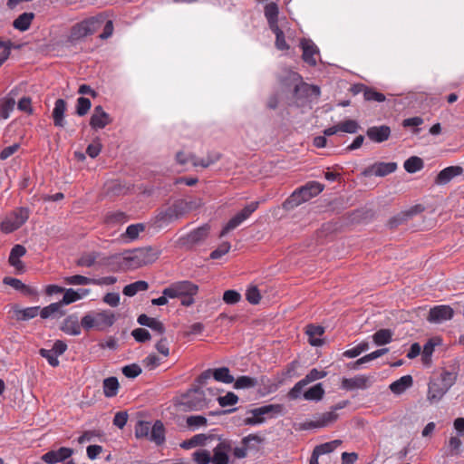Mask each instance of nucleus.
Instances as JSON below:
<instances>
[{
  "mask_svg": "<svg viewBox=\"0 0 464 464\" xmlns=\"http://www.w3.org/2000/svg\"><path fill=\"white\" fill-rule=\"evenodd\" d=\"M287 79L290 82L287 86L294 87L293 99L296 106H303L319 98L321 94L320 88L317 85L303 82L301 76L297 72H289Z\"/></svg>",
  "mask_w": 464,
  "mask_h": 464,
  "instance_id": "1",
  "label": "nucleus"
},
{
  "mask_svg": "<svg viewBox=\"0 0 464 464\" xmlns=\"http://www.w3.org/2000/svg\"><path fill=\"white\" fill-rule=\"evenodd\" d=\"M324 188V185L317 181H309L301 188L295 189L292 195L284 202L283 207L286 210H291L304 202L320 194Z\"/></svg>",
  "mask_w": 464,
  "mask_h": 464,
  "instance_id": "2",
  "label": "nucleus"
},
{
  "mask_svg": "<svg viewBox=\"0 0 464 464\" xmlns=\"http://www.w3.org/2000/svg\"><path fill=\"white\" fill-rule=\"evenodd\" d=\"M282 406L280 404H268L255 408L246 411V417L242 420L244 425H257L266 421V416L274 417L281 413Z\"/></svg>",
  "mask_w": 464,
  "mask_h": 464,
  "instance_id": "3",
  "label": "nucleus"
},
{
  "mask_svg": "<svg viewBox=\"0 0 464 464\" xmlns=\"http://www.w3.org/2000/svg\"><path fill=\"white\" fill-rule=\"evenodd\" d=\"M102 20L100 16L87 18L72 27L71 38L80 40L88 35L93 34L102 25Z\"/></svg>",
  "mask_w": 464,
  "mask_h": 464,
  "instance_id": "4",
  "label": "nucleus"
},
{
  "mask_svg": "<svg viewBox=\"0 0 464 464\" xmlns=\"http://www.w3.org/2000/svg\"><path fill=\"white\" fill-rule=\"evenodd\" d=\"M258 206V201H252L249 204H247L240 212H238L237 215H235L232 218L229 219V221L221 230L219 237H225L231 230H234L238 226H240L245 220H246L251 216L252 213H254L257 209Z\"/></svg>",
  "mask_w": 464,
  "mask_h": 464,
  "instance_id": "5",
  "label": "nucleus"
},
{
  "mask_svg": "<svg viewBox=\"0 0 464 464\" xmlns=\"http://www.w3.org/2000/svg\"><path fill=\"white\" fill-rule=\"evenodd\" d=\"M188 212H189V207L186 200H178L166 210L160 212L157 218L162 224H168L180 218Z\"/></svg>",
  "mask_w": 464,
  "mask_h": 464,
  "instance_id": "6",
  "label": "nucleus"
},
{
  "mask_svg": "<svg viewBox=\"0 0 464 464\" xmlns=\"http://www.w3.org/2000/svg\"><path fill=\"white\" fill-rule=\"evenodd\" d=\"M158 257V253L151 247L135 249L124 257L133 267H139L152 263Z\"/></svg>",
  "mask_w": 464,
  "mask_h": 464,
  "instance_id": "7",
  "label": "nucleus"
},
{
  "mask_svg": "<svg viewBox=\"0 0 464 464\" xmlns=\"http://www.w3.org/2000/svg\"><path fill=\"white\" fill-rule=\"evenodd\" d=\"M28 218L29 210L21 208L1 222V230L5 234L12 233L21 227Z\"/></svg>",
  "mask_w": 464,
  "mask_h": 464,
  "instance_id": "8",
  "label": "nucleus"
},
{
  "mask_svg": "<svg viewBox=\"0 0 464 464\" xmlns=\"http://www.w3.org/2000/svg\"><path fill=\"white\" fill-rule=\"evenodd\" d=\"M198 286L190 281H179L163 289L162 294L169 298H178L187 295H197Z\"/></svg>",
  "mask_w": 464,
  "mask_h": 464,
  "instance_id": "9",
  "label": "nucleus"
},
{
  "mask_svg": "<svg viewBox=\"0 0 464 464\" xmlns=\"http://www.w3.org/2000/svg\"><path fill=\"white\" fill-rule=\"evenodd\" d=\"M375 378L373 375L359 374L353 378H343L341 387L346 391L366 390L370 388Z\"/></svg>",
  "mask_w": 464,
  "mask_h": 464,
  "instance_id": "10",
  "label": "nucleus"
},
{
  "mask_svg": "<svg viewBox=\"0 0 464 464\" xmlns=\"http://www.w3.org/2000/svg\"><path fill=\"white\" fill-rule=\"evenodd\" d=\"M218 443L213 449L211 464H229V453L232 451L230 440L218 438Z\"/></svg>",
  "mask_w": 464,
  "mask_h": 464,
  "instance_id": "11",
  "label": "nucleus"
},
{
  "mask_svg": "<svg viewBox=\"0 0 464 464\" xmlns=\"http://www.w3.org/2000/svg\"><path fill=\"white\" fill-rule=\"evenodd\" d=\"M397 169V164L395 162H376L367 168H365L362 175L363 177H384L388 174L394 172Z\"/></svg>",
  "mask_w": 464,
  "mask_h": 464,
  "instance_id": "12",
  "label": "nucleus"
},
{
  "mask_svg": "<svg viewBox=\"0 0 464 464\" xmlns=\"http://www.w3.org/2000/svg\"><path fill=\"white\" fill-rule=\"evenodd\" d=\"M454 310L450 305L440 304L430 308L427 320L431 324H442L450 320Z\"/></svg>",
  "mask_w": 464,
  "mask_h": 464,
  "instance_id": "13",
  "label": "nucleus"
},
{
  "mask_svg": "<svg viewBox=\"0 0 464 464\" xmlns=\"http://www.w3.org/2000/svg\"><path fill=\"white\" fill-rule=\"evenodd\" d=\"M192 411H200L208 406L206 394L200 388H195L187 396L184 402Z\"/></svg>",
  "mask_w": 464,
  "mask_h": 464,
  "instance_id": "14",
  "label": "nucleus"
},
{
  "mask_svg": "<svg viewBox=\"0 0 464 464\" xmlns=\"http://www.w3.org/2000/svg\"><path fill=\"white\" fill-rule=\"evenodd\" d=\"M209 227L208 225H204L202 227H198L197 229H194L190 233H188L187 236L180 238L181 244L183 246H186L188 247H191L194 245L199 244L208 235Z\"/></svg>",
  "mask_w": 464,
  "mask_h": 464,
  "instance_id": "15",
  "label": "nucleus"
},
{
  "mask_svg": "<svg viewBox=\"0 0 464 464\" xmlns=\"http://www.w3.org/2000/svg\"><path fill=\"white\" fill-rule=\"evenodd\" d=\"M73 453L72 449L61 447L58 450H53L42 456V460L48 464H55L69 459Z\"/></svg>",
  "mask_w": 464,
  "mask_h": 464,
  "instance_id": "16",
  "label": "nucleus"
},
{
  "mask_svg": "<svg viewBox=\"0 0 464 464\" xmlns=\"http://www.w3.org/2000/svg\"><path fill=\"white\" fill-rule=\"evenodd\" d=\"M111 122V116L103 110L101 105L94 108L90 120V125L92 129H103Z\"/></svg>",
  "mask_w": 464,
  "mask_h": 464,
  "instance_id": "17",
  "label": "nucleus"
},
{
  "mask_svg": "<svg viewBox=\"0 0 464 464\" xmlns=\"http://www.w3.org/2000/svg\"><path fill=\"white\" fill-rule=\"evenodd\" d=\"M367 137L373 142L381 143L391 136V128L387 125L372 126L366 131Z\"/></svg>",
  "mask_w": 464,
  "mask_h": 464,
  "instance_id": "18",
  "label": "nucleus"
},
{
  "mask_svg": "<svg viewBox=\"0 0 464 464\" xmlns=\"http://www.w3.org/2000/svg\"><path fill=\"white\" fill-rule=\"evenodd\" d=\"M301 47L303 49V60L309 65L314 66L316 64L315 56L319 53L317 46L311 40L304 39L301 42Z\"/></svg>",
  "mask_w": 464,
  "mask_h": 464,
  "instance_id": "19",
  "label": "nucleus"
},
{
  "mask_svg": "<svg viewBox=\"0 0 464 464\" xmlns=\"http://www.w3.org/2000/svg\"><path fill=\"white\" fill-rule=\"evenodd\" d=\"M338 418V414L334 411L324 412L314 417V420L306 423L308 428H323L334 422Z\"/></svg>",
  "mask_w": 464,
  "mask_h": 464,
  "instance_id": "20",
  "label": "nucleus"
},
{
  "mask_svg": "<svg viewBox=\"0 0 464 464\" xmlns=\"http://www.w3.org/2000/svg\"><path fill=\"white\" fill-rule=\"evenodd\" d=\"M462 172L463 169L460 166L447 167L439 172L435 182L438 185H445L449 183L453 178L462 174Z\"/></svg>",
  "mask_w": 464,
  "mask_h": 464,
  "instance_id": "21",
  "label": "nucleus"
},
{
  "mask_svg": "<svg viewBox=\"0 0 464 464\" xmlns=\"http://www.w3.org/2000/svg\"><path fill=\"white\" fill-rule=\"evenodd\" d=\"M449 390L437 379L430 381L428 390V400L430 402H438Z\"/></svg>",
  "mask_w": 464,
  "mask_h": 464,
  "instance_id": "22",
  "label": "nucleus"
},
{
  "mask_svg": "<svg viewBox=\"0 0 464 464\" xmlns=\"http://www.w3.org/2000/svg\"><path fill=\"white\" fill-rule=\"evenodd\" d=\"M95 318L96 328L99 330L111 327L116 320L115 314L111 310H102L95 313Z\"/></svg>",
  "mask_w": 464,
  "mask_h": 464,
  "instance_id": "23",
  "label": "nucleus"
},
{
  "mask_svg": "<svg viewBox=\"0 0 464 464\" xmlns=\"http://www.w3.org/2000/svg\"><path fill=\"white\" fill-rule=\"evenodd\" d=\"M137 322L140 325L150 328L159 334H163L166 331L164 324L160 320L150 317L145 314L139 315Z\"/></svg>",
  "mask_w": 464,
  "mask_h": 464,
  "instance_id": "24",
  "label": "nucleus"
},
{
  "mask_svg": "<svg viewBox=\"0 0 464 464\" xmlns=\"http://www.w3.org/2000/svg\"><path fill=\"white\" fill-rule=\"evenodd\" d=\"M26 253V249L22 245H15L10 252L9 255V264L14 266L18 271L24 270V265L20 260V257L24 256Z\"/></svg>",
  "mask_w": 464,
  "mask_h": 464,
  "instance_id": "25",
  "label": "nucleus"
},
{
  "mask_svg": "<svg viewBox=\"0 0 464 464\" xmlns=\"http://www.w3.org/2000/svg\"><path fill=\"white\" fill-rule=\"evenodd\" d=\"M67 108L66 102L63 99L56 100L53 110V123L56 127L63 128L65 125L64 113Z\"/></svg>",
  "mask_w": 464,
  "mask_h": 464,
  "instance_id": "26",
  "label": "nucleus"
},
{
  "mask_svg": "<svg viewBox=\"0 0 464 464\" xmlns=\"http://www.w3.org/2000/svg\"><path fill=\"white\" fill-rule=\"evenodd\" d=\"M413 384L411 375H404L390 384V390L394 394H401Z\"/></svg>",
  "mask_w": 464,
  "mask_h": 464,
  "instance_id": "27",
  "label": "nucleus"
},
{
  "mask_svg": "<svg viewBox=\"0 0 464 464\" xmlns=\"http://www.w3.org/2000/svg\"><path fill=\"white\" fill-rule=\"evenodd\" d=\"M64 314L63 305L60 302L53 303L40 310V316L43 319L60 318Z\"/></svg>",
  "mask_w": 464,
  "mask_h": 464,
  "instance_id": "28",
  "label": "nucleus"
},
{
  "mask_svg": "<svg viewBox=\"0 0 464 464\" xmlns=\"http://www.w3.org/2000/svg\"><path fill=\"white\" fill-rule=\"evenodd\" d=\"M306 334L309 337V343L312 346H320L323 344L322 339L319 336L324 333V328L319 325L308 324L306 326Z\"/></svg>",
  "mask_w": 464,
  "mask_h": 464,
  "instance_id": "29",
  "label": "nucleus"
},
{
  "mask_svg": "<svg viewBox=\"0 0 464 464\" xmlns=\"http://www.w3.org/2000/svg\"><path fill=\"white\" fill-rule=\"evenodd\" d=\"M62 331L67 334L79 335L81 334V326L76 315H69L63 323Z\"/></svg>",
  "mask_w": 464,
  "mask_h": 464,
  "instance_id": "30",
  "label": "nucleus"
},
{
  "mask_svg": "<svg viewBox=\"0 0 464 464\" xmlns=\"http://www.w3.org/2000/svg\"><path fill=\"white\" fill-rule=\"evenodd\" d=\"M214 435H206L203 433L193 436L190 440H185L181 443L183 449H190L196 446H206L208 440H214Z\"/></svg>",
  "mask_w": 464,
  "mask_h": 464,
  "instance_id": "31",
  "label": "nucleus"
},
{
  "mask_svg": "<svg viewBox=\"0 0 464 464\" xmlns=\"http://www.w3.org/2000/svg\"><path fill=\"white\" fill-rule=\"evenodd\" d=\"M150 440L157 445L165 441V429L160 420H156L150 429Z\"/></svg>",
  "mask_w": 464,
  "mask_h": 464,
  "instance_id": "32",
  "label": "nucleus"
},
{
  "mask_svg": "<svg viewBox=\"0 0 464 464\" xmlns=\"http://www.w3.org/2000/svg\"><path fill=\"white\" fill-rule=\"evenodd\" d=\"M34 18V13H23L13 22V26L21 32H24L29 29Z\"/></svg>",
  "mask_w": 464,
  "mask_h": 464,
  "instance_id": "33",
  "label": "nucleus"
},
{
  "mask_svg": "<svg viewBox=\"0 0 464 464\" xmlns=\"http://www.w3.org/2000/svg\"><path fill=\"white\" fill-rule=\"evenodd\" d=\"M278 6L276 3L267 4L265 6V16L267 20L269 28H273L274 26H278Z\"/></svg>",
  "mask_w": 464,
  "mask_h": 464,
  "instance_id": "34",
  "label": "nucleus"
},
{
  "mask_svg": "<svg viewBox=\"0 0 464 464\" xmlns=\"http://www.w3.org/2000/svg\"><path fill=\"white\" fill-rule=\"evenodd\" d=\"M393 332L391 329H380L372 334L376 345H385L392 341Z\"/></svg>",
  "mask_w": 464,
  "mask_h": 464,
  "instance_id": "35",
  "label": "nucleus"
},
{
  "mask_svg": "<svg viewBox=\"0 0 464 464\" xmlns=\"http://www.w3.org/2000/svg\"><path fill=\"white\" fill-rule=\"evenodd\" d=\"M120 384L116 377H109L103 380V393L108 398L116 396Z\"/></svg>",
  "mask_w": 464,
  "mask_h": 464,
  "instance_id": "36",
  "label": "nucleus"
},
{
  "mask_svg": "<svg viewBox=\"0 0 464 464\" xmlns=\"http://www.w3.org/2000/svg\"><path fill=\"white\" fill-rule=\"evenodd\" d=\"M213 378L218 382L227 384H230L235 381L227 367H220L213 370Z\"/></svg>",
  "mask_w": 464,
  "mask_h": 464,
  "instance_id": "37",
  "label": "nucleus"
},
{
  "mask_svg": "<svg viewBox=\"0 0 464 464\" xmlns=\"http://www.w3.org/2000/svg\"><path fill=\"white\" fill-rule=\"evenodd\" d=\"M149 288V285L146 281H136L132 284L127 285L122 293L127 296H133L138 292L146 291Z\"/></svg>",
  "mask_w": 464,
  "mask_h": 464,
  "instance_id": "38",
  "label": "nucleus"
},
{
  "mask_svg": "<svg viewBox=\"0 0 464 464\" xmlns=\"http://www.w3.org/2000/svg\"><path fill=\"white\" fill-rule=\"evenodd\" d=\"M324 395L322 383H317L304 392L303 396L307 401H320Z\"/></svg>",
  "mask_w": 464,
  "mask_h": 464,
  "instance_id": "39",
  "label": "nucleus"
},
{
  "mask_svg": "<svg viewBox=\"0 0 464 464\" xmlns=\"http://www.w3.org/2000/svg\"><path fill=\"white\" fill-rule=\"evenodd\" d=\"M99 257L97 252H88L82 254L76 261V265L82 267H92L96 264V260Z\"/></svg>",
  "mask_w": 464,
  "mask_h": 464,
  "instance_id": "40",
  "label": "nucleus"
},
{
  "mask_svg": "<svg viewBox=\"0 0 464 464\" xmlns=\"http://www.w3.org/2000/svg\"><path fill=\"white\" fill-rule=\"evenodd\" d=\"M403 166L407 172L415 173L423 168V160L417 156H412L405 160Z\"/></svg>",
  "mask_w": 464,
  "mask_h": 464,
  "instance_id": "41",
  "label": "nucleus"
},
{
  "mask_svg": "<svg viewBox=\"0 0 464 464\" xmlns=\"http://www.w3.org/2000/svg\"><path fill=\"white\" fill-rule=\"evenodd\" d=\"M4 284L12 286L15 290L21 291L25 295H31L33 293L32 289L24 285L21 280L14 277H5Z\"/></svg>",
  "mask_w": 464,
  "mask_h": 464,
  "instance_id": "42",
  "label": "nucleus"
},
{
  "mask_svg": "<svg viewBox=\"0 0 464 464\" xmlns=\"http://www.w3.org/2000/svg\"><path fill=\"white\" fill-rule=\"evenodd\" d=\"M234 388L235 389H248L253 388L257 385L258 382L256 378L249 376H240L236 381H234Z\"/></svg>",
  "mask_w": 464,
  "mask_h": 464,
  "instance_id": "43",
  "label": "nucleus"
},
{
  "mask_svg": "<svg viewBox=\"0 0 464 464\" xmlns=\"http://www.w3.org/2000/svg\"><path fill=\"white\" fill-rule=\"evenodd\" d=\"M15 105V101L13 98L0 100V119H7L13 111Z\"/></svg>",
  "mask_w": 464,
  "mask_h": 464,
  "instance_id": "44",
  "label": "nucleus"
},
{
  "mask_svg": "<svg viewBox=\"0 0 464 464\" xmlns=\"http://www.w3.org/2000/svg\"><path fill=\"white\" fill-rule=\"evenodd\" d=\"M341 444H342V440H334L325 442V443L316 446L314 449V450L316 452V454H319L321 456L324 454L331 453Z\"/></svg>",
  "mask_w": 464,
  "mask_h": 464,
  "instance_id": "45",
  "label": "nucleus"
},
{
  "mask_svg": "<svg viewBox=\"0 0 464 464\" xmlns=\"http://www.w3.org/2000/svg\"><path fill=\"white\" fill-rule=\"evenodd\" d=\"M38 314H40L39 306L27 307L24 309L18 310L16 312L17 319L23 321L33 319L36 317Z\"/></svg>",
  "mask_w": 464,
  "mask_h": 464,
  "instance_id": "46",
  "label": "nucleus"
},
{
  "mask_svg": "<svg viewBox=\"0 0 464 464\" xmlns=\"http://www.w3.org/2000/svg\"><path fill=\"white\" fill-rule=\"evenodd\" d=\"M462 442L458 437H450L446 449V455L457 456L460 453Z\"/></svg>",
  "mask_w": 464,
  "mask_h": 464,
  "instance_id": "47",
  "label": "nucleus"
},
{
  "mask_svg": "<svg viewBox=\"0 0 464 464\" xmlns=\"http://www.w3.org/2000/svg\"><path fill=\"white\" fill-rule=\"evenodd\" d=\"M64 282L72 285H92L93 278H90L81 275H75L65 277Z\"/></svg>",
  "mask_w": 464,
  "mask_h": 464,
  "instance_id": "48",
  "label": "nucleus"
},
{
  "mask_svg": "<svg viewBox=\"0 0 464 464\" xmlns=\"http://www.w3.org/2000/svg\"><path fill=\"white\" fill-rule=\"evenodd\" d=\"M458 378V373L456 372L444 371L440 374V378L438 379L443 386H445L448 390L454 385Z\"/></svg>",
  "mask_w": 464,
  "mask_h": 464,
  "instance_id": "49",
  "label": "nucleus"
},
{
  "mask_svg": "<svg viewBox=\"0 0 464 464\" xmlns=\"http://www.w3.org/2000/svg\"><path fill=\"white\" fill-rule=\"evenodd\" d=\"M186 423L188 428L195 430L208 424V420L202 415H191L187 417Z\"/></svg>",
  "mask_w": 464,
  "mask_h": 464,
  "instance_id": "50",
  "label": "nucleus"
},
{
  "mask_svg": "<svg viewBox=\"0 0 464 464\" xmlns=\"http://www.w3.org/2000/svg\"><path fill=\"white\" fill-rule=\"evenodd\" d=\"M82 299V295L78 291L73 290L72 288L64 289V295L63 296V299L60 302V304L63 305L70 304L77 300Z\"/></svg>",
  "mask_w": 464,
  "mask_h": 464,
  "instance_id": "51",
  "label": "nucleus"
},
{
  "mask_svg": "<svg viewBox=\"0 0 464 464\" xmlns=\"http://www.w3.org/2000/svg\"><path fill=\"white\" fill-rule=\"evenodd\" d=\"M360 126L358 122L354 120H346L338 123L339 131L346 132V133H356L359 130Z\"/></svg>",
  "mask_w": 464,
  "mask_h": 464,
  "instance_id": "52",
  "label": "nucleus"
},
{
  "mask_svg": "<svg viewBox=\"0 0 464 464\" xmlns=\"http://www.w3.org/2000/svg\"><path fill=\"white\" fill-rule=\"evenodd\" d=\"M270 29L276 34V47L278 50H287L289 46L285 42L284 32L279 28V26H274Z\"/></svg>",
  "mask_w": 464,
  "mask_h": 464,
  "instance_id": "53",
  "label": "nucleus"
},
{
  "mask_svg": "<svg viewBox=\"0 0 464 464\" xmlns=\"http://www.w3.org/2000/svg\"><path fill=\"white\" fill-rule=\"evenodd\" d=\"M361 88L363 90V97L366 101H374L378 102H382L385 101V96L382 92L363 86Z\"/></svg>",
  "mask_w": 464,
  "mask_h": 464,
  "instance_id": "54",
  "label": "nucleus"
},
{
  "mask_svg": "<svg viewBox=\"0 0 464 464\" xmlns=\"http://www.w3.org/2000/svg\"><path fill=\"white\" fill-rule=\"evenodd\" d=\"M193 460L196 464H210L211 454L207 450H198L193 453Z\"/></svg>",
  "mask_w": 464,
  "mask_h": 464,
  "instance_id": "55",
  "label": "nucleus"
},
{
  "mask_svg": "<svg viewBox=\"0 0 464 464\" xmlns=\"http://www.w3.org/2000/svg\"><path fill=\"white\" fill-rule=\"evenodd\" d=\"M369 349V344L366 342L359 343L357 346L349 349L343 353V356L347 358H355L359 356L362 353L367 351Z\"/></svg>",
  "mask_w": 464,
  "mask_h": 464,
  "instance_id": "56",
  "label": "nucleus"
},
{
  "mask_svg": "<svg viewBox=\"0 0 464 464\" xmlns=\"http://www.w3.org/2000/svg\"><path fill=\"white\" fill-rule=\"evenodd\" d=\"M92 102L88 98L79 97L77 99L76 113L84 116L91 109Z\"/></svg>",
  "mask_w": 464,
  "mask_h": 464,
  "instance_id": "57",
  "label": "nucleus"
},
{
  "mask_svg": "<svg viewBox=\"0 0 464 464\" xmlns=\"http://www.w3.org/2000/svg\"><path fill=\"white\" fill-rule=\"evenodd\" d=\"M412 215V211L400 213L397 216L392 217L388 221V227L390 228H395L403 222H405L409 217Z\"/></svg>",
  "mask_w": 464,
  "mask_h": 464,
  "instance_id": "58",
  "label": "nucleus"
},
{
  "mask_svg": "<svg viewBox=\"0 0 464 464\" xmlns=\"http://www.w3.org/2000/svg\"><path fill=\"white\" fill-rule=\"evenodd\" d=\"M434 352V343L431 341L426 343L421 352V360L425 365H430L431 362V355Z\"/></svg>",
  "mask_w": 464,
  "mask_h": 464,
  "instance_id": "59",
  "label": "nucleus"
},
{
  "mask_svg": "<svg viewBox=\"0 0 464 464\" xmlns=\"http://www.w3.org/2000/svg\"><path fill=\"white\" fill-rule=\"evenodd\" d=\"M218 401L221 407L232 406L238 401V397L234 392H227L225 396H219Z\"/></svg>",
  "mask_w": 464,
  "mask_h": 464,
  "instance_id": "60",
  "label": "nucleus"
},
{
  "mask_svg": "<svg viewBox=\"0 0 464 464\" xmlns=\"http://www.w3.org/2000/svg\"><path fill=\"white\" fill-rule=\"evenodd\" d=\"M39 353L41 356H43L44 358H45L49 364L53 367H56L59 365V360H58V356L55 354V353L50 349H44L42 348L40 351H39Z\"/></svg>",
  "mask_w": 464,
  "mask_h": 464,
  "instance_id": "61",
  "label": "nucleus"
},
{
  "mask_svg": "<svg viewBox=\"0 0 464 464\" xmlns=\"http://www.w3.org/2000/svg\"><path fill=\"white\" fill-rule=\"evenodd\" d=\"M241 300V295L236 290H227L223 294V301L227 304H236Z\"/></svg>",
  "mask_w": 464,
  "mask_h": 464,
  "instance_id": "62",
  "label": "nucleus"
},
{
  "mask_svg": "<svg viewBox=\"0 0 464 464\" xmlns=\"http://www.w3.org/2000/svg\"><path fill=\"white\" fill-rule=\"evenodd\" d=\"M326 372L324 371H318L317 369L314 368L312 369L304 379H302L306 385L309 383L317 381L319 379H322L326 376Z\"/></svg>",
  "mask_w": 464,
  "mask_h": 464,
  "instance_id": "63",
  "label": "nucleus"
},
{
  "mask_svg": "<svg viewBox=\"0 0 464 464\" xmlns=\"http://www.w3.org/2000/svg\"><path fill=\"white\" fill-rule=\"evenodd\" d=\"M133 338L139 343H145L150 340L151 335L150 332L144 328H136L131 332Z\"/></svg>",
  "mask_w": 464,
  "mask_h": 464,
  "instance_id": "64",
  "label": "nucleus"
}]
</instances>
